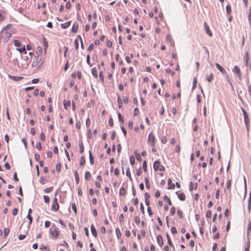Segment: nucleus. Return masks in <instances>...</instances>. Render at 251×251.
<instances>
[{
  "label": "nucleus",
  "instance_id": "1",
  "mask_svg": "<svg viewBox=\"0 0 251 251\" xmlns=\"http://www.w3.org/2000/svg\"><path fill=\"white\" fill-rule=\"evenodd\" d=\"M22 61L21 66L19 65V67L23 69L27 68L31 61V58L28 55H26L22 57Z\"/></svg>",
  "mask_w": 251,
  "mask_h": 251
},
{
  "label": "nucleus",
  "instance_id": "2",
  "mask_svg": "<svg viewBox=\"0 0 251 251\" xmlns=\"http://www.w3.org/2000/svg\"><path fill=\"white\" fill-rule=\"evenodd\" d=\"M14 45L17 47V50H18L20 53L25 51V53L26 54L25 51V45L22 46V43L18 40H15L14 41Z\"/></svg>",
  "mask_w": 251,
  "mask_h": 251
},
{
  "label": "nucleus",
  "instance_id": "3",
  "mask_svg": "<svg viewBox=\"0 0 251 251\" xmlns=\"http://www.w3.org/2000/svg\"><path fill=\"white\" fill-rule=\"evenodd\" d=\"M49 232L53 238H57L59 233V229L55 225H52V226L50 228Z\"/></svg>",
  "mask_w": 251,
  "mask_h": 251
},
{
  "label": "nucleus",
  "instance_id": "4",
  "mask_svg": "<svg viewBox=\"0 0 251 251\" xmlns=\"http://www.w3.org/2000/svg\"><path fill=\"white\" fill-rule=\"evenodd\" d=\"M42 60V56L39 55H35L32 62L31 66L35 67L37 66Z\"/></svg>",
  "mask_w": 251,
  "mask_h": 251
},
{
  "label": "nucleus",
  "instance_id": "5",
  "mask_svg": "<svg viewBox=\"0 0 251 251\" xmlns=\"http://www.w3.org/2000/svg\"><path fill=\"white\" fill-rule=\"evenodd\" d=\"M153 168L155 171H164L165 170L164 167L160 164V162L159 161H155L154 162Z\"/></svg>",
  "mask_w": 251,
  "mask_h": 251
},
{
  "label": "nucleus",
  "instance_id": "6",
  "mask_svg": "<svg viewBox=\"0 0 251 251\" xmlns=\"http://www.w3.org/2000/svg\"><path fill=\"white\" fill-rule=\"evenodd\" d=\"M148 143L150 144L151 147L154 146L155 144V137L152 133H149L148 139Z\"/></svg>",
  "mask_w": 251,
  "mask_h": 251
},
{
  "label": "nucleus",
  "instance_id": "7",
  "mask_svg": "<svg viewBox=\"0 0 251 251\" xmlns=\"http://www.w3.org/2000/svg\"><path fill=\"white\" fill-rule=\"evenodd\" d=\"M59 209V204L57 203V198H54L51 206V210L56 211Z\"/></svg>",
  "mask_w": 251,
  "mask_h": 251
},
{
  "label": "nucleus",
  "instance_id": "8",
  "mask_svg": "<svg viewBox=\"0 0 251 251\" xmlns=\"http://www.w3.org/2000/svg\"><path fill=\"white\" fill-rule=\"evenodd\" d=\"M216 67L217 68V69L221 72L223 74L225 75L226 76V75H228L226 74V71L224 68H223L220 64L216 63L215 64Z\"/></svg>",
  "mask_w": 251,
  "mask_h": 251
},
{
  "label": "nucleus",
  "instance_id": "9",
  "mask_svg": "<svg viewBox=\"0 0 251 251\" xmlns=\"http://www.w3.org/2000/svg\"><path fill=\"white\" fill-rule=\"evenodd\" d=\"M233 72L237 74L240 79L241 77V72L239 68L237 66H235L233 69Z\"/></svg>",
  "mask_w": 251,
  "mask_h": 251
},
{
  "label": "nucleus",
  "instance_id": "10",
  "mask_svg": "<svg viewBox=\"0 0 251 251\" xmlns=\"http://www.w3.org/2000/svg\"><path fill=\"white\" fill-rule=\"evenodd\" d=\"M8 77L14 81H19L23 78L22 76H13L11 75H9Z\"/></svg>",
  "mask_w": 251,
  "mask_h": 251
},
{
  "label": "nucleus",
  "instance_id": "11",
  "mask_svg": "<svg viewBox=\"0 0 251 251\" xmlns=\"http://www.w3.org/2000/svg\"><path fill=\"white\" fill-rule=\"evenodd\" d=\"M9 26H11V25H8L6 27L2 30V31L5 32V34L6 35L7 38H10L12 35V32L11 31H8L6 30L7 27Z\"/></svg>",
  "mask_w": 251,
  "mask_h": 251
},
{
  "label": "nucleus",
  "instance_id": "12",
  "mask_svg": "<svg viewBox=\"0 0 251 251\" xmlns=\"http://www.w3.org/2000/svg\"><path fill=\"white\" fill-rule=\"evenodd\" d=\"M78 29V24L77 22H75L73 24L72 28V32L73 33H75L77 31Z\"/></svg>",
  "mask_w": 251,
  "mask_h": 251
},
{
  "label": "nucleus",
  "instance_id": "13",
  "mask_svg": "<svg viewBox=\"0 0 251 251\" xmlns=\"http://www.w3.org/2000/svg\"><path fill=\"white\" fill-rule=\"evenodd\" d=\"M157 242L160 247H162L163 245V240L162 236L160 235H159L157 236L156 238Z\"/></svg>",
  "mask_w": 251,
  "mask_h": 251
},
{
  "label": "nucleus",
  "instance_id": "14",
  "mask_svg": "<svg viewBox=\"0 0 251 251\" xmlns=\"http://www.w3.org/2000/svg\"><path fill=\"white\" fill-rule=\"evenodd\" d=\"M204 29L206 33L210 37L212 36V33L210 30L209 27L206 25V23H204Z\"/></svg>",
  "mask_w": 251,
  "mask_h": 251
},
{
  "label": "nucleus",
  "instance_id": "15",
  "mask_svg": "<svg viewBox=\"0 0 251 251\" xmlns=\"http://www.w3.org/2000/svg\"><path fill=\"white\" fill-rule=\"evenodd\" d=\"M71 21H68L67 22L61 24L60 26L63 29H66L68 28L71 25Z\"/></svg>",
  "mask_w": 251,
  "mask_h": 251
},
{
  "label": "nucleus",
  "instance_id": "16",
  "mask_svg": "<svg viewBox=\"0 0 251 251\" xmlns=\"http://www.w3.org/2000/svg\"><path fill=\"white\" fill-rule=\"evenodd\" d=\"M168 185L169 189H173L175 187V184L172 183V179L171 178H169L168 180Z\"/></svg>",
  "mask_w": 251,
  "mask_h": 251
},
{
  "label": "nucleus",
  "instance_id": "17",
  "mask_svg": "<svg viewBox=\"0 0 251 251\" xmlns=\"http://www.w3.org/2000/svg\"><path fill=\"white\" fill-rule=\"evenodd\" d=\"M176 194L177 195V196L180 200H181V201L185 200V195L183 193L179 194L178 192H176Z\"/></svg>",
  "mask_w": 251,
  "mask_h": 251
},
{
  "label": "nucleus",
  "instance_id": "18",
  "mask_svg": "<svg viewBox=\"0 0 251 251\" xmlns=\"http://www.w3.org/2000/svg\"><path fill=\"white\" fill-rule=\"evenodd\" d=\"M91 232H92V235L94 237H96L97 236V230H96L95 227H94V226L93 225H91Z\"/></svg>",
  "mask_w": 251,
  "mask_h": 251
},
{
  "label": "nucleus",
  "instance_id": "19",
  "mask_svg": "<svg viewBox=\"0 0 251 251\" xmlns=\"http://www.w3.org/2000/svg\"><path fill=\"white\" fill-rule=\"evenodd\" d=\"M79 147L80 153H83L84 151V148L83 144V142L82 141H79Z\"/></svg>",
  "mask_w": 251,
  "mask_h": 251
},
{
  "label": "nucleus",
  "instance_id": "20",
  "mask_svg": "<svg viewBox=\"0 0 251 251\" xmlns=\"http://www.w3.org/2000/svg\"><path fill=\"white\" fill-rule=\"evenodd\" d=\"M126 189L124 187L122 186L120 189L119 194L121 196H124L126 194Z\"/></svg>",
  "mask_w": 251,
  "mask_h": 251
},
{
  "label": "nucleus",
  "instance_id": "21",
  "mask_svg": "<svg viewBox=\"0 0 251 251\" xmlns=\"http://www.w3.org/2000/svg\"><path fill=\"white\" fill-rule=\"evenodd\" d=\"M214 78L213 75L212 73H211L209 75L206 76V80L209 82H211Z\"/></svg>",
  "mask_w": 251,
  "mask_h": 251
},
{
  "label": "nucleus",
  "instance_id": "22",
  "mask_svg": "<svg viewBox=\"0 0 251 251\" xmlns=\"http://www.w3.org/2000/svg\"><path fill=\"white\" fill-rule=\"evenodd\" d=\"M92 74L95 77L97 78L98 77V72L97 69L96 68H93L92 69Z\"/></svg>",
  "mask_w": 251,
  "mask_h": 251
},
{
  "label": "nucleus",
  "instance_id": "23",
  "mask_svg": "<svg viewBox=\"0 0 251 251\" xmlns=\"http://www.w3.org/2000/svg\"><path fill=\"white\" fill-rule=\"evenodd\" d=\"M89 155L90 162L91 165H93L94 163V158L93 156H92L91 152L90 151H89Z\"/></svg>",
  "mask_w": 251,
  "mask_h": 251
},
{
  "label": "nucleus",
  "instance_id": "24",
  "mask_svg": "<svg viewBox=\"0 0 251 251\" xmlns=\"http://www.w3.org/2000/svg\"><path fill=\"white\" fill-rule=\"evenodd\" d=\"M71 102L70 101H64V107L65 109H67L70 106Z\"/></svg>",
  "mask_w": 251,
  "mask_h": 251
},
{
  "label": "nucleus",
  "instance_id": "25",
  "mask_svg": "<svg viewBox=\"0 0 251 251\" xmlns=\"http://www.w3.org/2000/svg\"><path fill=\"white\" fill-rule=\"evenodd\" d=\"M75 179L76 183L78 184L79 182V177L78 173L76 171H75Z\"/></svg>",
  "mask_w": 251,
  "mask_h": 251
},
{
  "label": "nucleus",
  "instance_id": "26",
  "mask_svg": "<svg viewBox=\"0 0 251 251\" xmlns=\"http://www.w3.org/2000/svg\"><path fill=\"white\" fill-rule=\"evenodd\" d=\"M166 237H167V240H168V244L171 246V247H173L174 248V245H173L172 243V241L171 240V238L169 235V234L167 233H166Z\"/></svg>",
  "mask_w": 251,
  "mask_h": 251
},
{
  "label": "nucleus",
  "instance_id": "27",
  "mask_svg": "<svg viewBox=\"0 0 251 251\" xmlns=\"http://www.w3.org/2000/svg\"><path fill=\"white\" fill-rule=\"evenodd\" d=\"M126 175L127 177H128V178L131 180H132V177H131V174H130V169L129 168H127L126 170Z\"/></svg>",
  "mask_w": 251,
  "mask_h": 251
},
{
  "label": "nucleus",
  "instance_id": "28",
  "mask_svg": "<svg viewBox=\"0 0 251 251\" xmlns=\"http://www.w3.org/2000/svg\"><path fill=\"white\" fill-rule=\"evenodd\" d=\"M42 49L40 47H37L36 48V53L37 55H39L42 56Z\"/></svg>",
  "mask_w": 251,
  "mask_h": 251
},
{
  "label": "nucleus",
  "instance_id": "29",
  "mask_svg": "<svg viewBox=\"0 0 251 251\" xmlns=\"http://www.w3.org/2000/svg\"><path fill=\"white\" fill-rule=\"evenodd\" d=\"M43 45L44 46L45 51H46L47 48L48 47V42L47 41L46 39L45 38H44V39H43Z\"/></svg>",
  "mask_w": 251,
  "mask_h": 251
},
{
  "label": "nucleus",
  "instance_id": "30",
  "mask_svg": "<svg viewBox=\"0 0 251 251\" xmlns=\"http://www.w3.org/2000/svg\"><path fill=\"white\" fill-rule=\"evenodd\" d=\"M117 101H118L119 107V108H121L123 105V102H122V100H121L120 97L119 95H118Z\"/></svg>",
  "mask_w": 251,
  "mask_h": 251
},
{
  "label": "nucleus",
  "instance_id": "31",
  "mask_svg": "<svg viewBox=\"0 0 251 251\" xmlns=\"http://www.w3.org/2000/svg\"><path fill=\"white\" fill-rule=\"evenodd\" d=\"M244 189H245V195H246L247 189V184L246 177L244 176Z\"/></svg>",
  "mask_w": 251,
  "mask_h": 251
},
{
  "label": "nucleus",
  "instance_id": "32",
  "mask_svg": "<svg viewBox=\"0 0 251 251\" xmlns=\"http://www.w3.org/2000/svg\"><path fill=\"white\" fill-rule=\"evenodd\" d=\"M145 184H146V186L147 188L148 189H150V182H149V180L148 177L145 178Z\"/></svg>",
  "mask_w": 251,
  "mask_h": 251
},
{
  "label": "nucleus",
  "instance_id": "33",
  "mask_svg": "<svg viewBox=\"0 0 251 251\" xmlns=\"http://www.w3.org/2000/svg\"><path fill=\"white\" fill-rule=\"evenodd\" d=\"M91 178V174L89 172H86L85 174V178L87 180H90Z\"/></svg>",
  "mask_w": 251,
  "mask_h": 251
},
{
  "label": "nucleus",
  "instance_id": "34",
  "mask_svg": "<svg viewBox=\"0 0 251 251\" xmlns=\"http://www.w3.org/2000/svg\"><path fill=\"white\" fill-rule=\"evenodd\" d=\"M197 83V78L196 77H194L193 80V89H194L196 87Z\"/></svg>",
  "mask_w": 251,
  "mask_h": 251
},
{
  "label": "nucleus",
  "instance_id": "35",
  "mask_svg": "<svg viewBox=\"0 0 251 251\" xmlns=\"http://www.w3.org/2000/svg\"><path fill=\"white\" fill-rule=\"evenodd\" d=\"M226 11L227 15H229L231 12V7L229 5H227L226 6Z\"/></svg>",
  "mask_w": 251,
  "mask_h": 251
},
{
  "label": "nucleus",
  "instance_id": "36",
  "mask_svg": "<svg viewBox=\"0 0 251 251\" xmlns=\"http://www.w3.org/2000/svg\"><path fill=\"white\" fill-rule=\"evenodd\" d=\"M118 119L119 121L122 124H124V119L120 112L118 113Z\"/></svg>",
  "mask_w": 251,
  "mask_h": 251
},
{
  "label": "nucleus",
  "instance_id": "37",
  "mask_svg": "<svg viewBox=\"0 0 251 251\" xmlns=\"http://www.w3.org/2000/svg\"><path fill=\"white\" fill-rule=\"evenodd\" d=\"M85 163V159L84 156H82L80 158V165L81 166L84 165Z\"/></svg>",
  "mask_w": 251,
  "mask_h": 251
},
{
  "label": "nucleus",
  "instance_id": "38",
  "mask_svg": "<svg viewBox=\"0 0 251 251\" xmlns=\"http://www.w3.org/2000/svg\"><path fill=\"white\" fill-rule=\"evenodd\" d=\"M116 233L118 238H119L121 236L120 230L119 228L116 229Z\"/></svg>",
  "mask_w": 251,
  "mask_h": 251
},
{
  "label": "nucleus",
  "instance_id": "39",
  "mask_svg": "<svg viewBox=\"0 0 251 251\" xmlns=\"http://www.w3.org/2000/svg\"><path fill=\"white\" fill-rule=\"evenodd\" d=\"M26 218L29 220L28 227H29V226H30L32 222V218L29 214H27Z\"/></svg>",
  "mask_w": 251,
  "mask_h": 251
},
{
  "label": "nucleus",
  "instance_id": "40",
  "mask_svg": "<svg viewBox=\"0 0 251 251\" xmlns=\"http://www.w3.org/2000/svg\"><path fill=\"white\" fill-rule=\"evenodd\" d=\"M35 147L38 150L41 151L42 150V146L41 143L40 142L37 143Z\"/></svg>",
  "mask_w": 251,
  "mask_h": 251
},
{
  "label": "nucleus",
  "instance_id": "41",
  "mask_svg": "<svg viewBox=\"0 0 251 251\" xmlns=\"http://www.w3.org/2000/svg\"><path fill=\"white\" fill-rule=\"evenodd\" d=\"M44 198V201L47 203H49L50 202V198L49 197H48V196H44L43 197Z\"/></svg>",
  "mask_w": 251,
  "mask_h": 251
},
{
  "label": "nucleus",
  "instance_id": "42",
  "mask_svg": "<svg viewBox=\"0 0 251 251\" xmlns=\"http://www.w3.org/2000/svg\"><path fill=\"white\" fill-rule=\"evenodd\" d=\"M3 13L4 12L3 11L0 10V22L3 21L4 19Z\"/></svg>",
  "mask_w": 251,
  "mask_h": 251
},
{
  "label": "nucleus",
  "instance_id": "43",
  "mask_svg": "<svg viewBox=\"0 0 251 251\" xmlns=\"http://www.w3.org/2000/svg\"><path fill=\"white\" fill-rule=\"evenodd\" d=\"M164 200L167 201L169 205H171L172 204L170 199L167 196L164 197Z\"/></svg>",
  "mask_w": 251,
  "mask_h": 251
},
{
  "label": "nucleus",
  "instance_id": "44",
  "mask_svg": "<svg viewBox=\"0 0 251 251\" xmlns=\"http://www.w3.org/2000/svg\"><path fill=\"white\" fill-rule=\"evenodd\" d=\"M130 162L132 165H133L135 164V158L133 156H131L130 157Z\"/></svg>",
  "mask_w": 251,
  "mask_h": 251
},
{
  "label": "nucleus",
  "instance_id": "45",
  "mask_svg": "<svg viewBox=\"0 0 251 251\" xmlns=\"http://www.w3.org/2000/svg\"><path fill=\"white\" fill-rule=\"evenodd\" d=\"M176 212V208L174 207H173L171 208L170 210V214L171 216L174 215Z\"/></svg>",
  "mask_w": 251,
  "mask_h": 251
},
{
  "label": "nucleus",
  "instance_id": "46",
  "mask_svg": "<svg viewBox=\"0 0 251 251\" xmlns=\"http://www.w3.org/2000/svg\"><path fill=\"white\" fill-rule=\"evenodd\" d=\"M72 208L73 209V210L74 211L75 213L76 214V212H77V208H76V205L75 203H72Z\"/></svg>",
  "mask_w": 251,
  "mask_h": 251
},
{
  "label": "nucleus",
  "instance_id": "47",
  "mask_svg": "<svg viewBox=\"0 0 251 251\" xmlns=\"http://www.w3.org/2000/svg\"><path fill=\"white\" fill-rule=\"evenodd\" d=\"M177 214L178 217L180 219L182 218V217H183L182 212L180 210H178L177 211Z\"/></svg>",
  "mask_w": 251,
  "mask_h": 251
},
{
  "label": "nucleus",
  "instance_id": "48",
  "mask_svg": "<svg viewBox=\"0 0 251 251\" xmlns=\"http://www.w3.org/2000/svg\"><path fill=\"white\" fill-rule=\"evenodd\" d=\"M251 229V222H250L249 223L248 227H247V235H248L249 234Z\"/></svg>",
  "mask_w": 251,
  "mask_h": 251
},
{
  "label": "nucleus",
  "instance_id": "49",
  "mask_svg": "<svg viewBox=\"0 0 251 251\" xmlns=\"http://www.w3.org/2000/svg\"><path fill=\"white\" fill-rule=\"evenodd\" d=\"M86 62H87V64H88L90 67H91V66H93V65H92V64H91L90 63V55H87Z\"/></svg>",
  "mask_w": 251,
  "mask_h": 251
},
{
  "label": "nucleus",
  "instance_id": "50",
  "mask_svg": "<svg viewBox=\"0 0 251 251\" xmlns=\"http://www.w3.org/2000/svg\"><path fill=\"white\" fill-rule=\"evenodd\" d=\"M226 78L227 80L228 83L229 84V85L231 86V87H233V85L230 80V79H229V76L228 75H226Z\"/></svg>",
  "mask_w": 251,
  "mask_h": 251
},
{
  "label": "nucleus",
  "instance_id": "51",
  "mask_svg": "<svg viewBox=\"0 0 251 251\" xmlns=\"http://www.w3.org/2000/svg\"><path fill=\"white\" fill-rule=\"evenodd\" d=\"M167 141V138L165 136H163L161 138V142L163 144H165Z\"/></svg>",
  "mask_w": 251,
  "mask_h": 251
},
{
  "label": "nucleus",
  "instance_id": "52",
  "mask_svg": "<svg viewBox=\"0 0 251 251\" xmlns=\"http://www.w3.org/2000/svg\"><path fill=\"white\" fill-rule=\"evenodd\" d=\"M10 232V230L8 228H6L4 229V236H6Z\"/></svg>",
  "mask_w": 251,
  "mask_h": 251
},
{
  "label": "nucleus",
  "instance_id": "53",
  "mask_svg": "<svg viewBox=\"0 0 251 251\" xmlns=\"http://www.w3.org/2000/svg\"><path fill=\"white\" fill-rule=\"evenodd\" d=\"M248 19L250 22V25H251V6L250 7V11L248 16Z\"/></svg>",
  "mask_w": 251,
  "mask_h": 251
},
{
  "label": "nucleus",
  "instance_id": "54",
  "mask_svg": "<svg viewBox=\"0 0 251 251\" xmlns=\"http://www.w3.org/2000/svg\"><path fill=\"white\" fill-rule=\"evenodd\" d=\"M135 222L137 225L139 224V223L140 222V219L138 216H136L135 217Z\"/></svg>",
  "mask_w": 251,
  "mask_h": 251
},
{
  "label": "nucleus",
  "instance_id": "55",
  "mask_svg": "<svg viewBox=\"0 0 251 251\" xmlns=\"http://www.w3.org/2000/svg\"><path fill=\"white\" fill-rule=\"evenodd\" d=\"M231 180H228L227 182L226 187L228 189H229L231 187Z\"/></svg>",
  "mask_w": 251,
  "mask_h": 251
},
{
  "label": "nucleus",
  "instance_id": "56",
  "mask_svg": "<svg viewBox=\"0 0 251 251\" xmlns=\"http://www.w3.org/2000/svg\"><path fill=\"white\" fill-rule=\"evenodd\" d=\"M142 173V171L141 167L136 170V175L138 176H140L141 175Z\"/></svg>",
  "mask_w": 251,
  "mask_h": 251
},
{
  "label": "nucleus",
  "instance_id": "57",
  "mask_svg": "<svg viewBox=\"0 0 251 251\" xmlns=\"http://www.w3.org/2000/svg\"><path fill=\"white\" fill-rule=\"evenodd\" d=\"M91 124V120L89 118H87L86 121V125L87 127H88Z\"/></svg>",
  "mask_w": 251,
  "mask_h": 251
},
{
  "label": "nucleus",
  "instance_id": "58",
  "mask_svg": "<svg viewBox=\"0 0 251 251\" xmlns=\"http://www.w3.org/2000/svg\"><path fill=\"white\" fill-rule=\"evenodd\" d=\"M211 212L210 211V210H208L207 211V212L206 213V217L207 218H210L211 217Z\"/></svg>",
  "mask_w": 251,
  "mask_h": 251
},
{
  "label": "nucleus",
  "instance_id": "59",
  "mask_svg": "<svg viewBox=\"0 0 251 251\" xmlns=\"http://www.w3.org/2000/svg\"><path fill=\"white\" fill-rule=\"evenodd\" d=\"M124 217L123 214H121L119 216V221L121 223H122L124 222Z\"/></svg>",
  "mask_w": 251,
  "mask_h": 251
},
{
  "label": "nucleus",
  "instance_id": "60",
  "mask_svg": "<svg viewBox=\"0 0 251 251\" xmlns=\"http://www.w3.org/2000/svg\"><path fill=\"white\" fill-rule=\"evenodd\" d=\"M34 157L37 161H39L40 160V156L38 153L35 154Z\"/></svg>",
  "mask_w": 251,
  "mask_h": 251
},
{
  "label": "nucleus",
  "instance_id": "61",
  "mask_svg": "<svg viewBox=\"0 0 251 251\" xmlns=\"http://www.w3.org/2000/svg\"><path fill=\"white\" fill-rule=\"evenodd\" d=\"M171 232L173 234H175L176 233L177 231H176V229L175 228V227H174V226L172 227V228H171Z\"/></svg>",
  "mask_w": 251,
  "mask_h": 251
},
{
  "label": "nucleus",
  "instance_id": "62",
  "mask_svg": "<svg viewBox=\"0 0 251 251\" xmlns=\"http://www.w3.org/2000/svg\"><path fill=\"white\" fill-rule=\"evenodd\" d=\"M99 77H100V78L101 79V80L102 81H103V80H104V77H103L102 72H100V73H99Z\"/></svg>",
  "mask_w": 251,
  "mask_h": 251
},
{
  "label": "nucleus",
  "instance_id": "63",
  "mask_svg": "<svg viewBox=\"0 0 251 251\" xmlns=\"http://www.w3.org/2000/svg\"><path fill=\"white\" fill-rule=\"evenodd\" d=\"M50 221H46L45 222V227L48 228V227H49L50 226Z\"/></svg>",
  "mask_w": 251,
  "mask_h": 251
},
{
  "label": "nucleus",
  "instance_id": "64",
  "mask_svg": "<svg viewBox=\"0 0 251 251\" xmlns=\"http://www.w3.org/2000/svg\"><path fill=\"white\" fill-rule=\"evenodd\" d=\"M128 126L129 128L132 129L133 128V123L132 121H129L128 122Z\"/></svg>",
  "mask_w": 251,
  "mask_h": 251
}]
</instances>
